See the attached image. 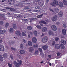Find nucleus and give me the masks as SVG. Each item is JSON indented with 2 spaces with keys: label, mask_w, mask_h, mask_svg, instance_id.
<instances>
[{
  "label": "nucleus",
  "mask_w": 67,
  "mask_h": 67,
  "mask_svg": "<svg viewBox=\"0 0 67 67\" xmlns=\"http://www.w3.org/2000/svg\"><path fill=\"white\" fill-rule=\"evenodd\" d=\"M12 44H14V42L12 41Z\"/></svg>",
  "instance_id": "nucleus-60"
},
{
  "label": "nucleus",
  "mask_w": 67,
  "mask_h": 67,
  "mask_svg": "<svg viewBox=\"0 0 67 67\" xmlns=\"http://www.w3.org/2000/svg\"><path fill=\"white\" fill-rule=\"evenodd\" d=\"M20 47L21 48L23 49V48L24 46L23 45V44H21L20 45Z\"/></svg>",
  "instance_id": "nucleus-40"
},
{
  "label": "nucleus",
  "mask_w": 67,
  "mask_h": 67,
  "mask_svg": "<svg viewBox=\"0 0 67 67\" xmlns=\"http://www.w3.org/2000/svg\"><path fill=\"white\" fill-rule=\"evenodd\" d=\"M38 53V51L37 50H36L35 51V53L33 54L34 55H36Z\"/></svg>",
  "instance_id": "nucleus-26"
},
{
  "label": "nucleus",
  "mask_w": 67,
  "mask_h": 67,
  "mask_svg": "<svg viewBox=\"0 0 67 67\" xmlns=\"http://www.w3.org/2000/svg\"><path fill=\"white\" fill-rule=\"evenodd\" d=\"M7 14L9 15L10 16H11L12 15V13H8Z\"/></svg>",
  "instance_id": "nucleus-45"
},
{
  "label": "nucleus",
  "mask_w": 67,
  "mask_h": 67,
  "mask_svg": "<svg viewBox=\"0 0 67 67\" xmlns=\"http://www.w3.org/2000/svg\"><path fill=\"white\" fill-rule=\"evenodd\" d=\"M46 22H49V20L48 19H47V20H46Z\"/></svg>",
  "instance_id": "nucleus-57"
},
{
  "label": "nucleus",
  "mask_w": 67,
  "mask_h": 67,
  "mask_svg": "<svg viewBox=\"0 0 67 67\" xmlns=\"http://www.w3.org/2000/svg\"><path fill=\"white\" fill-rule=\"evenodd\" d=\"M9 32L10 33H12L13 32V29L12 28L10 29L9 30Z\"/></svg>",
  "instance_id": "nucleus-23"
},
{
  "label": "nucleus",
  "mask_w": 67,
  "mask_h": 67,
  "mask_svg": "<svg viewBox=\"0 0 67 67\" xmlns=\"http://www.w3.org/2000/svg\"><path fill=\"white\" fill-rule=\"evenodd\" d=\"M3 21H0V25H3Z\"/></svg>",
  "instance_id": "nucleus-42"
},
{
  "label": "nucleus",
  "mask_w": 67,
  "mask_h": 67,
  "mask_svg": "<svg viewBox=\"0 0 67 67\" xmlns=\"http://www.w3.org/2000/svg\"><path fill=\"white\" fill-rule=\"evenodd\" d=\"M0 38H1V40H0V42H1L2 41V38H1V37L0 36Z\"/></svg>",
  "instance_id": "nucleus-55"
},
{
  "label": "nucleus",
  "mask_w": 67,
  "mask_h": 67,
  "mask_svg": "<svg viewBox=\"0 0 67 67\" xmlns=\"http://www.w3.org/2000/svg\"><path fill=\"white\" fill-rule=\"evenodd\" d=\"M42 31L43 32H47V28L45 27H43L42 28Z\"/></svg>",
  "instance_id": "nucleus-12"
},
{
  "label": "nucleus",
  "mask_w": 67,
  "mask_h": 67,
  "mask_svg": "<svg viewBox=\"0 0 67 67\" xmlns=\"http://www.w3.org/2000/svg\"><path fill=\"white\" fill-rule=\"evenodd\" d=\"M28 38H31V36L30 34L28 35Z\"/></svg>",
  "instance_id": "nucleus-52"
},
{
  "label": "nucleus",
  "mask_w": 67,
  "mask_h": 67,
  "mask_svg": "<svg viewBox=\"0 0 67 67\" xmlns=\"http://www.w3.org/2000/svg\"><path fill=\"white\" fill-rule=\"evenodd\" d=\"M40 55L41 56H42V57H43L44 56V54L42 52H41L40 53Z\"/></svg>",
  "instance_id": "nucleus-38"
},
{
  "label": "nucleus",
  "mask_w": 67,
  "mask_h": 67,
  "mask_svg": "<svg viewBox=\"0 0 67 67\" xmlns=\"http://www.w3.org/2000/svg\"><path fill=\"white\" fill-rule=\"evenodd\" d=\"M23 41L24 43H26V40H25L24 39H23Z\"/></svg>",
  "instance_id": "nucleus-47"
},
{
  "label": "nucleus",
  "mask_w": 67,
  "mask_h": 67,
  "mask_svg": "<svg viewBox=\"0 0 67 67\" xmlns=\"http://www.w3.org/2000/svg\"><path fill=\"white\" fill-rule=\"evenodd\" d=\"M55 47L56 48L59 49L60 48V46L58 44H56L55 46Z\"/></svg>",
  "instance_id": "nucleus-21"
},
{
  "label": "nucleus",
  "mask_w": 67,
  "mask_h": 67,
  "mask_svg": "<svg viewBox=\"0 0 67 67\" xmlns=\"http://www.w3.org/2000/svg\"><path fill=\"white\" fill-rule=\"evenodd\" d=\"M48 34H49V35L50 36V35H52V36H54L55 35V34H54V33L51 30L49 31L48 32Z\"/></svg>",
  "instance_id": "nucleus-11"
},
{
  "label": "nucleus",
  "mask_w": 67,
  "mask_h": 67,
  "mask_svg": "<svg viewBox=\"0 0 67 67\" xmlns=\"http://www.w3.org/2000/svg\"><path fill=\"white\" fill-rule=\"evenodd\" d=\"M48 48V46L47 45H45L42 46V48L44 50H46Z\"/></svg>",
  "instance_id": "nucleus-15"
},
{
  "label": "nucleus",
  "mask_w": 67,
  "mask_h": 67,
  "mask_svg": "<svg viewBox=\"0 0 67 67\" xmlns=\"http://www.w3.org/2000/svg\"><path fill=\"white\" fill-rule=\"evenodd\" d=\"M57 18V15L54 16L53 17L52 19V20L53 22L55 21Z\"/></svg>",
  "instance_id": "nucleus-10"
},
{
  "label": "nucleus",
  "mask_w": 67,
  "mask_h": 67,
  "mask_svg": "<svg viewBox=\"0 0 67 67\" xmlns=\"http://www.w3.org/2000/svg\"><path fill=\"white\" fill-rule=\"evenodd\" d=\"M52 42V41H50L49 42V43H51Z\"/></svg>",
  "instance_id": "nucleus-61"
},
{
  "label": "nucleus",
  "mask_w": 67,
  "mask_h": 67,
  "mask_svg": "<svg viewBox=\"0 0 67 67\" xmlns=\"http://www.w3.org/2000/svg\"><path fill=\"white\" fill-rule=\"evenodd\" d=\"M40 8V7H36V9H38Z\"/></svg>",
  "instance_id": "nucleus-53"
},
{
  "label": "nucleus",
  "mask_w": 67,
  "mask_h": 67,
  "mask_svg": "<svg viewBox=\"0 0 67 67\" xmlns=\"http://www.w3.org/2000/svg\"><path fill=\"white\" fill-rule=\"evenodd\" d=\"M4 46L0 44V51H4Z\"/></svg>",
  "instance_id": "nucleus-8"
},
{
  "label": "nucleus",
  "mask_w": 67,
  "mask_h": 67,
  "mask_svg": "<svg viewBox=\"0 0 67 67\" xmlns=\"http://www.w3.org/2000/svg\"><path fill=\"white\" fill-rule=\"evenodd\" d=\"M61 42L64 45H65L66 44V42L64 40H62Z\"/></svg>",
  "instance_id": "nucleus-22"
},
{
  "label": "nucleus",
  "mask_w": 67,
  "mask_h": 67,
  "mask_svg": "<svg viewBox=\"0 0 67 67\" xmlns=\"http://www.w3.org/2000/svg\"><path fill=\"white\" fill-rule=\"evenodd\" d=\"M0 16H2V19H3V20H5L6 19V18H5V19H4V15L3 14H0Z\"/></svg>",
  "instance_id": "nucleus-18"
},
{
  "label": "nucleus",
  "mask_w": 67,
  "mask_h": 67,
  "mask_svg": "<svg viewBox=\"0 0 67 67\" xmlns=\"http://www.w3.org/2000/svg\"><path fill=\"white\" fill-rule=\"evenodd\" d=\"M38 50L40 52H42V49L41 48H38Z\"/></svg>",
  "instance_id": "nucleus-44"
},
{
  "label": "nucleus",
  "mask_w": 67,
  "mask_h": 67,
  "mask_svg": "<svg viewBox=\"0 0 67 67\" xmlns=\"http://www.w3.org/2000/svg\"><path fill=\"white\" fill-rule=\"evenodd\" d=\"M63 2L64 4V5H67V2L66 0H63Z\"/></svg>",
  "instance_id": "nucleus-25"
},
{
  "label": "nucleus",
  "mask_w": 67,
  "mask_h": 67,
  "mask_svg": "<svg viewBox=\"0 0 67 67\" xmlns=\"http://www.w3.org/2000/svg\"><path fill=\"white\" fill-rule=\"evenodd\" d=\"M32 41L34 43H35L37 41V39L35 37H33L32 38Z\"/></svg>",
  "instance_id": "nucleus-6"
},
{
  "label": "nucleus",
  "mask_w": 67,
  "mask_h": 67,
  "mask_svg": "<svg viewBox=\"0 0 67 67\" xmlns=\"http://www.w3.org/2000/svg\"><path fill=\"white\" fill-rule=\"evenodd\" d=\"M37 12H40V10H37Z\"/></svg>",
  "instance_id": "nucleus-63"
},
{
  "label": "nucleus",
  "mask_w": 67,
  "mask_h": 67,
  "mask_svg": "<svg viewBox=\"0 0 67 67\" xmlns=\"http://www.w3.org/2000/svg\"><path fill=\"white\" fill-rule=\"evenodd\" d=\"M0 60L1 62L3 60V58L1 55H0Z\"/></svg>",
  "instance_id": "nucleus-28"
},
{
  "label": "nucleus",
  "mask_w": 67,
  "mask_h": 67,
  "mask_svg": "<svg viewBox=\"0 0 67 67\" xmlns=\"http://www.w3.org/2000/svg\"><path fill=\"white\" fill-rule=\"evenodd\" d=\"M63 26L64 28H66V24H63Z\"/></svg>",
  "instance_id": "nucleus-41"
},
{
  "label": "nucleus",
  "mask_w": 67,
  "mask_h": 67,
  "mask_svg": "<svg viewBox=\"0 0 67 67\" xmlns=\"http://www.w3.org/2000/svg\"><path fill=\"white\" fill-rule=\"evenodd\" d=\"M3 57L5 58H7V54L6 53H4L3 55Z\"/></svg>",
  "instance_id": "nucleus-34"
},
{
  "label": "nucleus",
  "mask_w": 67,
  "mask_h": 67,
  "mask_svg": "<svg viewBox=\"0 0 67 67\" xmlns=\"http://www.w3.org/2000/svg\"><path fill=\"white\" fill-rule=\"evenodd\" d=\"M11 49L12 51H16V49L12 47L11 48Z\"/></svg>",
  "instance_id": "nucleus-43"
},
{
  "label": "nucleus",
  "mask_w": 67,
  "mask_h": 67,
  "mask_svg": "<svg viewBox=\"0 0 67 67\" xmlns=\"http://www.w3.org/2000/svg\"><path fill=\"white\" fill-rule=\"evenodd\" d=\"M66 30L65 29H64L62 30V32L63 34H64V35H66Z\"/></svg>",
  "instance_id": "nucleus-17"
},
{
  "label": "nucleus",
  "mask_w": 67,
  "mask_h": 67,
  "mask_svg": "<svg viewBox=\"0 0 67 67\" xmlns=\"http://www.w3.org/2000/svg\"><path fill=\"white\" fill-rule=\"evenodd\" d=\"M22 35L23 36H26V34L24 32H22Z\"/></svg>",
  "instance_id": "nucleus-36"
},
{
  "label": "nucleus",
  "mask_w": 67,
  "mask_h": 67,
  "mask_svg": "<svg viewBox=\"0 0 67 67\" xmlns=\"http://www.w3.org/2000/svg\"><path fill=\"white\" fill-rule=\"evenodd\" d=\"M57 55L58 56H59L60 55V53L59 52H58L57 53Z\"/></svg>",
  "instance_id": "nucleus-48"
},
{
  "label": "nucleus",
  "mask_w": 67,
  "mask_h": 67,
  "mask_svg": "<svg viewBox=\"0 0 67 67\" xmlns=\"http://www.w3.org/2000/svg\"><path fill=\"white\" fill-rule=\"evenodd\" d=\"M34 34L35 36H37V32L36 31H34Z\"/></svg>",
  "instance_id": "nucleus-29"
},
{
  "label": "nucleus",
  "mask_w": 67,
  "mask_h": 67,
  "mask_svg": "<svg viewBox=\"0 0 67 67\" xmlns=\"http://www.w3.org/2000/svg\"><path fill=\"white\" fill-rule=\"evenodd\" d=\"M51 28L54 31H56L57 30V27L55 25H52L51 26Z\"/></svg>",
  "instance_id": "nucleus-5"
},
{
  "label": "nucleus",
  "mask_w": 67,
  "mask_h": 67,
  "mask_svg": "<svg viewBox=\"0 0 67 67\" xmlns=\"http://www.w3.org/2000/svg\"><path fill=\"white\" fill-rule=\"evenodd\" d=\"M49 10H50V11H52V12H54V11L52 9L49 8Z\"/></svg>",
  "instance_id": "nucleus-49"
},
{
  "label": "nucleus",
  "mask_w": 67,
  "mask_h": 67,
  "mask_svg": "<svg viewBox=\"0 0 67 67\" xmlns=\"http://www.w3.org/2000/svg\"><path fill=\"white\" fill-rule=\"evenodd\" d=\"M13 28L14 29H16V26L15 24H14L13 25Z\"/></svg>",
  "instance_id": "nucleus-37"
},
{
  "label": "nucleus",
  "mask_w": 67,
  "mask_h": 67,
  "mask_svg": "<svg viewBox=\"0 0 67 67\" xmlns=\"http://www.w3.org/2000/svg\"><path fill=\"white\" fill-rule=\"evenodd\" d=\"M54 10L56 13H58L59 11V9L58 8H55Z\"/></svg>",
  "instance_id": "nucleus-24"
},
{
  "label": "nucleus",
  "mask_w": 67,
  "mask_h": 67,
  "mask_svg": "<svg viewBox=\"0 0 67 67\" xmlns=\"http://www.w3.org/2000/svg\"><path fill=\"white\" fill-rule=\"evenodd\" d=\"M2 11H3V12H5L6 11V10L5 9H2Z\"/></svg>",
  "instance_id": "nucleus-51"
},
{
  "label": "nucleus",
  "mask_w": 67,
  "mask_h": 67,
  "mask_svg": "<svg viewBox=\"0 0 67 67\" xmlns=\"http://www.w3.org/2000/svg\"><path fill=\"white\" fill-rule=\"evenodd\" d=\"M39 23H41V24H40V25L42 26H43V24L42 23L44 24H45V25H46V23L43 20L40 21L39 22Z\"/></svg>",
  "instance_id": "nucleus-4"
},
{
  "label": "nucleus",
  "mask_w": 67,
  "mask_h": 67,
  "mask_svg": "<svg viewBox=\"0 0 67 67\" xmlns=\"http://www.w3.org/2000/svg\"><path fill=\"white\" fill-rule=\"evenodd\" d=\"M46 2L47 3V2H48L49 1V0H46Z\"/></svg>",
  "instance_id": "nucleus-56"
},
{
  "label": "nucleus",
  "mask_w": 67,
  "mask_h": 67,
  "mask_svg": "<svg viewBox=\"0 0 67 67\" xmlns=\"http://www.w3.org/2000/svg\"><path fill=\"white\" fill-rule=\"evenodd\" d=\"M38 46L37 44H33V48H38Z\"/></svg>",
  "instance_id": "nucleus-20"
},
{
  "label": "nucleus",
  "mask_w": 67,
  "mask_h": 67,
  "mask_svg": "<svg viewBox=\"0 0 67 67\" xmlns=\"http://www.w3.org/2000/svg\"><path fill=\"white\" fill-rule=\"evenodd\" d=\"M28 44L29 46H32L33 45V43H32V42L30 41H28Z\"/></svg>",
  "instance_id": "nucleus-14"
},
{
  "label": "nucleus",
  "mask_w": 67,
  "mask_h": 67,
  "mask_svg": "<svg viewBox=\"0 0 67 67\" xmlns=\"http://www.w3.org/2000/svg\"><path fill=\"white\" fill-rule=\"evenodd\" d=\"M55 40L56 42H58L59 41V38L58 37H55Z\"/></svg>",
  "instance_id": "nucleus-33"
},
{
  "label": "nucleus",
  "mask_w": 67,
  "mask_h": 67,
  "mask_svg": "<svg viewBox=\"0 0 67 67\" xmlns=\"http://www.w3.org/2000/svg\"><path fill=\"white\" fill-rule=\"evenodd\" d=\"M60 47L62 49H64L65 48V46L64 45H63V44H61L60 45Z\"/></svg>",
  "instance_id": "nucleus-31"
},
{
  "label": "nucleus",
  "mask_w": 67,
  "mask_h": 67,
  "mask_svg": "<svg viewBox=\"0 0 67 67\" xmlns=\"http://www.w3.org/2000/svg\"><path fill=\"white\" fill-rule=\"evenodd\" d=\"M34 20H36V18H34Z\"/></svg>",
  "instance_id": "nucleus-62"
},
{
  "label": "nucleus",
  "mask_w": 67,
  "mask_h": 67,
  "mask_svg": "<svg viewBox=\"0 0 67 67\" xmlns=\"http://www.w3.org/2000/svg\"><path fill=\"white\" fill-rule=\"evenodd\" d=\"M27 29L28 30H32V27L31 26H28L27 27Z\"/></svg>",
  "instance_id": "nucleus-32"
},
{
  "label": "nucleus",
  "mask_w": 67,
  "mask_h": 67,
  "mask_svg": "<svg viewBox=\"0 0 67 67\" xmlns=\"http://www.w3.org/2000/svg\"><path fill=\"white\" fill-rule=\"evenodd\" d=\"M55 44V42L53 41V42L52 45H54Z\"/></svg>",
  "instance_id": "nucleus-46"
},
{
  "label": "nucleus",
  "mask_w": 67,
  "mask_h": 67,
  "mask_svg": "<svg viewBox=\"0 0 67 67\" xmlns=\"http://www.w3.org/2000/svg\"><path fill=\"white\" fill-rule=\"evenodd\" d=\"M29 52H30V53H32L34 51V48L33 47H29Z\"/></svg>",
  "instance_id": "nucleus-7"
},
{
  "label": "nucleus",
  "mask_w": 67,
  "mask_h": 67,
  "mask_svg": "<svg viewBox=\"0 0 67 67\" xmlns=\"http://www.w3.org/2000/svg\"><path fill=\"white\" fill-rule=\"evenodd\" d=\"M58 5L61 8H63L64 7V4L62 2H59L58 3Z\"/></svg>",
  "instance_id": "nucleus-9"
},
{
  "label": "nucleus",
  "mask_w": 67,
  "mask_h": 67,
  "mask_svg": "<svg viewBox=\"0 0 67 67\" xmlns=\"http://www.w3.org/2000/svg\"><path fill=\"white\" fill-rule=\"evenodd\" d=\"M48 57L51 58V55H48Z\"/></svg>",
  "instance_id": "nucleus-54"
},
{
  "label": "nucleus",
  "mask_w": 67,
  "mask_h": 67,
  "mask_svg": "<svg viewBox=\"0 0 67 67\" xmlns=\"http://www.w3.org/2000/svg\"><path fill=\"white\" fill-rule=\"evenodd\" d=\"M17 56L18 57H20V55L19 54H18Z\"/></svg>",
  "instance_id": "nucleus-64"
},
{
  "label": "nucleus",
  "mask_w": 67,
  "mask_h": 67,
  "mask_svg": "<svg viewBox=\"0 0 67 67\" xmlns=\"http://www.w3.org/2000/svg\"><path fill=\"white\" fill-rule=\"evenodd\" d=\"M59 23V22H57L56 23V24H57V25Z\"/></svg>",
  "instance_id": "nucleus-59"
},
{
  "label": "nucleus",
  "mask_w": 67,
  "mask_h": 67,
  "mask_svg": "<svg viewBox=\"0 0 67 67\" xmlns=\"http://www.w3.org/2000/svg\"><path fill=\"white\" fill-rule=\"evenodd\" d=\"M43 16V14H42L41 15H38L37 18H42Z\"/></svg>",
  "instance_id": "nucleus-35"
},
{
  "label": "nucleus",
  "mask_w": 67,
  "mask_h": 67,
  "mask_svg": "<svg viewBox=\"0 0 67 67\" xmlns=\"http://www.w3.org/2000/svg\"><path fill=\"white\" fill-rule=\"evenodd\" d=\"M9 24L8 23H6L5 25V26L6 27H9Z\"/></svg>",
  "instance_id": "nucleus-30"
},
{
  "label": "nucleus",
  "mask_w": 67,
  "mask_h": 67,
  "mask_svg": "<svg viewBox=\"0 0 67 67\" xmlns=\"http://www.w3.org/2000/svg\"><path fill=\"white\" fill-rule=\"evenodd\" d=\"M37 27V29H41V27L39 25H37L36 26Z\"/></svg>",
  "instance_id": "nucleus-39"
},
{
  "label": "nucleus",
  "mask_w": 67,
  "mask_h": 67,
  "mask_svg": "<svg viewBox=\"0 0 67 67\" xmlns=\"http://www.w3.org/2000/svg\"><path fill=\"white\" fill-rule=\"evenodd\" d=\"M5 30H3L0 31V34H4L5 33Z\"/></svg>",
  "instance_id": "nucleus-16"
},
{
  "label": "nucleus",
  "mask_w": 67,
  "mask_h": 67,
  "mask_svg": "<svg viewBox=\"0 0 67 67\" xmlns=\"http://www.w3.org/2000/svg\"><path fill=\"white\" fill-rule=\"evenodd\" d=\"M63 12H60L59 13V15L60 17H62V15H63Z\"/></svg>",
  "instance_id": "nucleus-27"
},
{
  "label": "nucleus",
  "mask_w": 67,
  "mask_h": 67,
  "mask_svg": "<svg viewBox=\"0 0 67 67\" xmlns=\"http://www.w3.org/2000/svg\"><path fill=\"white\" fill-rule=\"evenodd\" d=\"M17 62L18 63L15 61L14 62V64L16 67H19V66H20L22 65V61L19 60H17Z\"/></svg>",
  "instance_id": "nucleus-1"
},
{
  "label": "nucleus",
  "mask_w": 67,
  "mask_h": 67,
  "mask_svg": "<svg viewBox=\"0 0 67 67\" xmlns=\"http://www.w3.org/2000/svg\"><path fill=\"white\" fill-rule=\"evenodd\" d=\"M15 34L16 35H18V36H21V34L20 31H16L15 32Z\"/></svg>",
  "instance_id": "nucleus-13"
},
{
  "label": "nucleus",
  "mask_w": 67,
  "mask_h": 67,
  "mask_svg": "<svg viewBox=\"0 0 67 67\" xmlns=\"http://www.w3.org/2000/svg\"><path fill=\"white\" fill-rule=\"evenodd\" d=\"M10 57L11 59H13V55H10Z\"/></svg>",
  "instance_id": "nucleus-50"
},
{
  "label": "nucleus",
  "mask_w": 67,
  "mask_h": 67,
  "mask_svg": "<svg viewBox=\"0 0 67 67\" xmlns=\"http://www.w3.org/2000/svg\"><path fill=\"white\" fill-rule=\"evenodd\" d=\"M44 36V33H43L42 34V36Z\"/></svg>",
  "instance_id": "nucleus-58"
},
{
  "label": "nucleus",
  "mask_w": 67,
  "mask_h": 67,
  "mask_svg": "<svg viewBox=\"0 0 67 67\" xmlns=\"http://www.w3.org/2000/svg\"><path fill=\"white\" fill-rule=\"evenodd\" d=\"M48 41V37L47 36L44 37L42 39V41L43 43H46Z\"/></svg>",
  "instance_id": "nucleus-3"
},
{
  "label": "nucleus",
  "mask_w": 67,
  "mask_h": 67,
  "mask_svg": "<svg viewBox=\"0 0 67 67\" xmlns=\"http://www.w3.org/2000/svg\"><path fill=\"white\" fill-rule=\"evenodd\" d=\"M58 4V1L56 0H54L53 1V3H51V4L52 5V6H54V7H56V5H57Z\"/></svg>",
  "instance_id": "nucleus-2"
},
{
  "label": "nucleus",
  "mask_w": 67,
  "mask_h": 67,
  "mask_svg": "<svg viewBox=\"0 0 67 67\" xmlns=\"http://www.w3.org/2000/svg\"><path fill=\"white\" fill-rule=\"evenodd\" d=\"M20 54H21L25 53V51L23 50H20Z\"/></svg>",
  "instance_id": "nucleus-19"
}]
</instances>
